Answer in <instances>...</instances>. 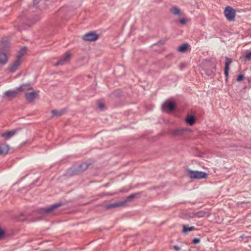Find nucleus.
Returning a JSON list of instances; mask_svg holds the SVG:
<instances>
[{"label":"nucleus","instance_id":"1","mask_svg":"<svg viewBox=\"0 0 251 251\" xmlns=\"http://www.w3.org/2000/svg\"><path fill=\"white\" fill-rule=\"evenodd\" d=\"M29 89L32 90V87L30 86L29 84H23L14 90H9L5 92L3 94V97L9 100H11L18 97L20 92L28 90Z\"/></svg>","mask_w":251,"mask_h":251},{"label":"nucleus","instance_id":"2","mask_svg":"<svg viewBox=\"0 0 251 251\" xmlns=\"http://www.w3.org/2000/svg\"><path fill=\"white\" fill-rule=\"evenodd\" d=\"M139 193H133L127 196L126 199L123 201H117L113 203H110L106 205L107 209L113 208L119 206H126L128 205V202H129L131 199H134L138 195Z\"/></svg>","mask_w":251,"mask_h":251},{"label":"nucleus","instance_id":"3","mask_svg":"<svg viewBox=\"0 0 251 251\" xmlns=\"http://www.w3.org/2000/svg\"><path fill=\"white\" fill-rule=\"evenodd\" d=\"M187 172L191 178L192 179H201L206 178L207 177V174L204 172L193 171L188 170Z\"/></svg>","mask_w":251,"mask_h":251},{"label":"nucleus","instance_id":"4","mask_svg":"<svg viewBox=\"0 0 251 251\" xmlns=\"http://www.w3.org/2000/svg\"><path fill=\"white\" fill-rule=\"evenodd\" d=\"M63 205L64 203L63 202H58L47 207L40 208L38 210V212L43 215L47 214Z\"/></svg>","mask_w":251,"mask_h":251},{"label":"nucleus","instance_id":"5","mask_svg":"<svg viewBox=\"0 0 251 251\" xmlns=\"http://www.w3.org/2000/svg\"><path fill=\"white\" fill-rule=\"evenodd\" d=\"M224 14L226 19L230 22L235 21L236 11L230 6H226L224 10Z\"/></svg>","mask_w":251,"mask_h":251},{"label":"nucleus","instance_id":"6","mask_svg":"<svg viewBox=\"0 0 251 251\" xmlns=\"http://www.w3.org/2000/svg\"><path fill=\"white\" fill-rule=\"evenodd\" d=\"M89 164H87L86 162L82 163L81 164H79L78 168H70L68 170V174L71 175H75L77 174L79 172H83L85 170H86L88 166H89Z\"/></svg>","mask_w":251,"mask_h":251},{"label":"nucleus","instance_id":"7","mask_svg":"<svg viewBox=\"0 0 251 251\" xmlns=\"http://www.w3.org/2000/svg\"><path fill=\"white\" fill-rule=\"evenodd\" d=\"M25 98L28 102H32L37 97V93L33 90V89L25 91Z\"/></svg>","mask_w":251,"mask_h":251},{"label":"nucleus","instance_id":"8","mask_svg":"<svg viewBox=\"0 0 251 251\" xmlns=\"http://www.w3.org/2000/svg\"><path fill=\"white\" fill-rule=\"evenodd\" d=\"M99 38V35L96 34L95 31H91L84 34L82 37V39L86 41H95Z\"/></svg>","mask_w":251,"mask_h":251},{"label":"nucleus","instance_id":"9","mask_svg":"<svg viewBox=\"0 0 251 251\" xmlns=\"http://www.w3.org/2000/svg\"><path fill=\"white\" fill-rule=\"evenodd\" d=\"M21 62V60L16 59L12 63L9 64V67L7 69L8 71L11 73H14L18 69Z\"/></svg>","mask_w":251,"mask_h":251},{"label":"nucleus","instance_id":"10","mask_svg":"<svg viewBox=\"0 0 251 251\" xmlns=\"http://www.w3.org/2000/svg\"><path fill=\"white\" fill-rule=\"evenodd\" d=\"M9 43L7 38H3L0 42V51L8 52Z\"/></svg>","mask_w":251,"mask_h":251},{"label":"nucleus","instance_id":"11","mask_svg":"<svg viewBox=\"0 0 251 251\" xmlns=\"http://www.w3.org/2000/svg\"><path fill=\"white\" fill-rule=\"evenodd\" d=\"M71 57V53L69 52H66L65 54L62 56L61 58L56 62V66L62 65L65 62L69 61Z\"/></svg>","mask_w":251,"mask_h":251},{"label":"nucleus","instance_id":"12","mask_svg":"<svg viewBox=\"0 0 251 251\" xmlns=\"http://www.w3.org/2000/svg\"><path fill=\"white\" fill-rule=\"evenodd\" d=\"M191 129L186 128H180L172 131V134L175 136H178L181 135L184 132H190Z\"/></svg>","mask_w":251,"mask_h":251},{"label":"nucleus","instance_id":"13","mask_svg":"<svg viewBox=\"0 0 251 251\" xmlns=\"http://www.w3.org/2000/svg\"><path fill=\"white\" fill-rule=\"evenodd\" d=\"M162 108L163 110L167 109L169 112H172L174 111L176 108V104L172 101L165 103L163 104Z\"/></svg>","mask_w":251,"mask_h":251},{"label":"nucleus","instance_id":"14","mask_svg":"<svg viewBox=\"0 0 251 251\" xmlns=\"http://www.w3.org/2000/svg\"><path fill=\"white\" fill-rule=\"evenodd\" d=\"M8 52L0 51V65L6 64L8 61L7 53Z\"/></svg>","mask_w":251,"mask_h":251},{"label":"nucleus","instance_id":"15","mask_svg":"<svg viewBox=\"0 0 251 251\" xmlns=\"http://www.w3.org/2000/svg\"><path fill=\"white\" fill-rule=\"evenodd\" d=\"M9 150V147L6 144H2L0 145V155L4 156L6 155Z\"/></svg>","mask_w":251,"mask_h":251},{"label":"nucleus","instance_id":"16","mask_svg":"<svg viewBox=\"0 0 251 251\" xmlns=\"http://www.w3.org/2000/svg\"><path fill=\"white\" fill-rule=\"evenodd\" d=\"M17 133V131L11 130L9 131L5 132L1 134V136L3 137L5 140H8L11 138L13 136L15 135Z\"/></svg>","mask_w":251,"mask_h":251},{"label":"nucleus","instance_id":"17","mask_svg":"<svg viewBox=\"0 0 251 251\" xmlns=\"http://www.w3.org/2000/svg\"><path fill=\"white\" fill-rule=\"evenodd\" d=\"M190 47V46L189 44L185 43V44H183L181 45V46H180L178 48L177 50H178V51H179V52H184L186 50H187L188 49H189Z\"/></svg>","mask_w":251,"mask_h":251},{"label":"nucleus","instance_id":"18","mask_svg":"<svg viewBox=\"0 0 251 251\" xmlns=\"http://www.w3.org/2000/svg\"><path fill=\"white\" fill-rule=\"evenodd\" d=\"M26 51V48L25 47H22L19 51V52L17 54V55L16 59H19V60H21V58L25 54Z\"/></svg>","mask_w":251,"mask_h":251},{"label":"nucleus","instance_id":"19","mask_svg":"<svg viewBox=\"0 0 251 251\" xmlns=\"http://www.w3.org/2000/svg\"><path fill=\"white\" fill-rule=\"evenodd\" d=\"M186 123L190 126L193 125L196 122V118L194 116H188L186 119Z\"/></svg>","mask_w":251,"mask_h":251},{"label":"nucleus","instance_id":"20","mask_svg":"<svg viewBox=\"0 0 251 251\" xmlns=\"http://www.w3.org/2000/svg\"><path fill=\"white\" fill-rule=\"evenodd\" d=\"M65 112V109H61L60 110L54 109L51 111V114L52 116H60L62 115Z\"/></svg>","mask_w":251,"mask_h":251},{"label":"nucleus","instance_id":"21","mask_svg":"<svg viewBox=\"0 0 251 251\" xmlns=\"http://www.w3.org/2000/svg\"><path fill=\"white\" fill-rule=\"evenodd\" d=\"M196 217L201 218L203 217L206 215H208V212L205 210H200L197 212H195Z\"/></svg>","mask_w":251,"mask_h":251},{"label":"nucleus","instance_id":"22","mask_svg":"<svg viewBox=\"0 0 251 251\" xmlns=\"http://www.w3.org/2000/svg\"><path fill=\"white\" fill-rule=\"evenodd\" d=\"M182 226L183 228L182 232L184 233H186L188 232L191 231L195 229V227L194 226L187 227L185 225H182Z\"/></svg>","mask_w":251,"mask_h":251},{"label":"nucleus","instance_id":"23","mask_svg":"<svg viewBox=\"0 0 251 251\" xmlns=\"http://www.w3.org/2000/svg\"><path fill=\"white\" fill-rule=\"evenodd\" d=\"M171 12L176 15H180L181 11L179 8L177 7H174L171 9Z\"/></svg>","mask_w":251,"mask_h":251},{"label":"nucleus","instance_id":"24","mask_svg":"<svg viewBox=\"0 0 251 251\" xmlns=\"http://www.w3.org/2000/svg\"><path fill=\"white\" fill-rule=\"evenodd\" d=\"M232 59L227 57H226L225 67L226 69H229V66L232 63Z\"/></svg>","mask_w":251,"mask_h":251},{"label":"nucleus","instance_id":"25","mask_svg":"<svg viewBox=\"0 0 251 251\" xmlns=\"http://www.w3.org/2000/svg\"><path fill=\"white\" fill-rule=\"evenodd\" d=\"M229 69H224V74L226 77V81H227L228 80V72H229Z\"/></svg>","mask_w":251,"mask_h":251},{"label":"nucleus","instance_id":"26","mask_svg":"<svg viewBox=\"0 0 251 251\" xmlns=\"http://www.w3.org/2000/svg\"><path fill=\"white\" fill-rule=\"evenodd\" d=\"M244 78V75L243 74H240L237 77V81L239 82Z\"/></svg>","mask_w":251,"mask_h":251},{"label":"nucleus","instance_id":"27","mask_svg":"<svg viewBox=\"0 0 251 251\" xmlns=\"http://www.w3.org/2000/svg\"><path fill=\"white\" fill-rule=\"evenodd\" d=\"M245 58L247 60H250L251 58V51L247 53L245 56Z\"/></svg>","mask_w":251,"mask_h":251},{"label":"nucleus","instance_id":"28","mask_svg":"<svg viewBox=\"0 0 251 251\" xmlns=\"http://www.w3.org/2000/svg\"><path fill=\"white\" fill-rule=\"evenodd\" d=\"M192 242L194 244H199L200 242V239L198 238H195L193 239Z\"/></svg>","mask_w":251,"mask_h":251},{"label":"nucleus","instance_id":"29","mask_svg":"<svg viewBox=\"0 0 251 251\" xmlns=\"http://www.w3.org/2000/svg\"><path fill=\"white\" fill-rule=\"evenodd\" d=\"M40 2L39 0H33V5L34 7H37V5L39 4Z\"/></svg>","mask_w":251,"mask_h":251},{"label":"nucleus","instance_id":"30","mask_svg":"<svg viewBox=\"0 0 251 251\" xmlns=\"http://www.w3.org/2000/svg\"><path fill=\"white\" fill-rule=\"evenodd\" d=\"M179 22L181 25H185L186 23L187 20L186 19L183 18L179 20Z\"/></svg>","mask_w":251,"mask_h":251},{"label":"nucleus","instance_id":"31","mask_svg":"<svg viewBox=\"0 0 251 251\" xmlns=\"http://www.w3.org/2000/svg\"><path fill=\"white\" fill-rule=\"evenodd\" d=\"M104 104L102 103V102H100L98 104V107L99 109H100V110H103V108H104Z\"/></svg>","mask_w":251,"mask_h":251},{"label":"nucleus","instance_id":"32","mask_svg":"<svg viewBox=\"0 0 251 251\" xmlns=\"http://www.w3.org/2000/svg\"><path fill=\"white\" fill-rule=\"evenodd\" d=\"M189 216L190 218H196L195 212L190 213Z\"/></svg>","mask_w":251,"mask_h":251},{"label":"nucleus","instance_id":"33","mask_svg":"<svg viewBox=\"0 0 251 251\" xmlns=\"http://www.w3.org/2000/svg\"><path fill=\"white\" fill-rule=\"evenodd\" d=\"M5 233V231L4 230L2 229L0 227V238L1 237H2L3 235Z\"/></svg>","mask_w":251,"mask_h":251},{"label":"nucleus","instance_id":"34","mask_svg":"<svg viewBox=\"0 0 251 251\" xmlns=\"http://www.w3.org/2000/svg\"><path fill=\"white\" fill-rule=\"evenodd\" d=\"M173 247L175 250L176 251H179L180 250V247L177 245H174Z\"/></svg>","mask_w":251,"mask_h":251},{"label":"nucleus","instance_id":"35","mask_svg":"<svg viewBox=\"0 0 251 251\" xmlns=\"http://www.w3.org/2000/svg\"><path fill=\"white\" fill-rule=\"evenodd\" d=\"M208 76H213L214 75V73L213 72H211L209 74L206 73Z\"/></svg>","mask_w":251,"mask_h":251},{"label":"nucleus","instance_id":"36","mask_svg":"<svg viewBox=\"0 0 251 251\" xmlns=\"http://www.w3.org/2000/svg\"><path fill=\"white\" fill-rule=\"evenodd\" d=\"M185 67V65H184V64L183 63H181L180 65V69L181 70H182V69Z\"/></svg>","mask_w":251,"mask_h":251},{"label":"nucleus","instance_id":"37","mask_svg":"<svg viewBox=\"0 0 251 251\" xmlns=\"http://www.w3.org/2000/svg\"><path fill=\"white\" fill-rule=\"evenodd\" d=\"M158 44H162L163 43V42L162 41H159L158 42Z\"/></svg>","mask_w":251,"mask_h":251}]
</instances>
